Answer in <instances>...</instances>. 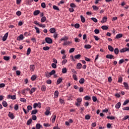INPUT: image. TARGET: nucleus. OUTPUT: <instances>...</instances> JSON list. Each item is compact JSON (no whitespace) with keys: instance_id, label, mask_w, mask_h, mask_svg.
<instances>
[{"instance_id":"423d86ee","label":"nucleus","mask_w":129,"mask_h":129,"mask_svg":"<svg viewBox=\"0 0 129 129\" xmlns=\"http://www.w3.org/2000/svg\"><path fill=\"white\" fill-rule=\"evenodd\" d=\"M35 128L36 129L43 128V126H42V125H41V124L40 123H37L36 124Z\"/></svg>"},{"instance_id":"052dcab7","label":"nucleus","mask_w":129,"mask_h":129,"mask_svg":"<svg viewBox=\"0 0 129 129\" xmlns=\"http://www.w3.org/2000/svg\"><path fill=\"white\" fill-rule=\"evenodd\" d=\"M75 50V48H72L70 49L69 50V53H73V52H74V51Z\"/></svg>"},{"instance_id":"09e8293b","label":"nucleus","mask_w":129,"mask_h":129,"mask_svg":"<svg viewBox=\"0 0 129 129\" xmlns=\"http://www.w3.org/2000/svg\"><path fill=\"white\" fill-rule=\"evenodd\" d=\"M69 44H70V41H64L62 45L66 46V45H69Z\"/></svg>"},{"instance_id":"dca6fc26","label":"nucleus","mask_w":129,"mask_h":129,"mask_svg":"<svg viewBox=\"0 0 129 129\" xmlns=\"http://www.w3.org/2000/svg\"><path fill=\"white\" fill-rule=\"evenodd\" d=\"M3 59L5 60V61H9V60L11 59V56H4Z\"/></svg>"},{"instance_id":"6ab92c4d","label":"nucleus","mask_w":129,"mask_h":129,"mask_svg":"<svg viewBox=\"0 0 129 129\" xmlns=\"http://www.w3.org/2000/svg\"><path fill=\"white\" fill-rule=\"evenodd\" d=\"M62 78H59L57 80V82H56V84L57 85H59V84H60V82H62Z\"/></svg>"},{"instance_id":"aec40b11","label":"nucleus","mask_w":129,"mask_h":129,"mask_svg":"<svg viewBox=\"0 0 129 129\" xmlns=\"http://www.w3.org/2000/svg\"><path fill=\"white\" fill-rule=\"evenodd\" d=\"M51 121L52 123H54L55 122V120H56V115H53L52 117Z\"/></svg>"},{"instance_id":"2eb2a0df","label":"nucleus","mask_w":129,"mask_h":129,"mask_svg":"<svg viewBox=\"0 0 129 129\" xmlns=\"http://www.w3.org/2000/svg\"><path fill=\"white\" fill-rule=\"evenodd\" d=\"M82 67V64L81 63H78L77 64V69H81Z\"/></svg>"},{"instance_id":"f704fd0d","label":"nucleus","mask_w":129,"mask_h":129,"mask_svg":"<svg viewBox=\"0 0 129 129\" xmlns=\"http://www.w3.org/2000/svg\"><path fill=\"white\" fill-rule=\"evenodd\" d=\"M92 8L94 10V11H98V10L99 9L98 7L95 5H93L92 6Z\"/></svg>"},{"instance_id":"79ce46f5","label":"nucleus","mask_w":129,"mask_h":129,"mask_svg":"<svg viewBox=\"0 0 129 129\" xmlns=\"http://www.w3.org/2000/svg\"><path fill=\"white\" fill-rule=\"evenodd\" d=\"M56 73V71H55V70H52L50 73H49V75H54V74H55Z\"/></svg>"},{"instance_id":"5701e85b","label":"nucleus","mask_w":129,"mask_h":129,"mask_svg":"<svg viewBox=\"0 0 129 129\" xmlns=\"http://www.w3.org/2000/svg\"><path fill=\"white\" fill-rule=\"evenodd\" d=\"M106 118H107L108 119H111V120H113V119H115V117H114V116H107L106 117Z\"/></svg>"},{"instance_id":"9b49d317","label":"nucleus","mask_w":129,"mask_h":129,"mask_svg":"<svg viewBox=\"0 0 129 129\" xmlns=\"http://www.w3.org/2000/svg\"><path fill=\"white\" fill-rule=\"evenodd\" d=\"M24 39V35L22 34H21L19 36L17 37V40L18 41H21V40H23Z\"/></svg>"},{"instance_id":"1a4fd4ad","label":"nucleus","mask_w":129,"mask_h":129,"mask_svg":"<svg viewBox=\"0 0 129 129\" xmlns=\"http://www.w3.org/2000/svg\"><path fill=\"white\" fill-rule=\"evenodd\" d=\"M107 21V17H104L103 18H102V20L101 21V23L102 24H103L104 23H106V22Z\"/></svg>"},{"instance_id":"7c9ffc66","label":"nucleus","mask_w":129,"mask_h":129,"mask_svg":"<svg viewBox=\"0 0 129 129\" xmlns=\"http://www.w3.org/2000/svg\"><path fill=\"white\" fill-rule=\"evenodd\" d=\"M122 34H118L116 35V39H119L120 38H122Z\"/></svg>"},{"instance_id":"a18cd8bd","label":"nucleus","mask_w":129,"mask_h":129,"mask_svg":"<svg viewBox=\"0 0 129 129\" xmlns=\"http://www.w3.org/2000/svg\"><path fill=\"white\" fill-rule=\"evenodd\" d=\"M31 123H32V119H29L27 122V125H30Z\"/></svg>"},{"instance_id":"2f4dec72","label":"nucleus","mask_w":129,"mask_h":129,"mask_svg":"<svg viewBox=\"0 0 129 129\" xmlns=\"http://www.w3.org/2000/svg\"><path fill=\"white\" fill-rule=\"evenodd\" d=\"M114 52V54H115L116 55H117L119 52V50H118V48H115Z\"/></svg>"},{"instance_id":"e433bc0d","label":"nucleus","mask_w":129,"mask_h":129,"mask_svg":"<svg viewBox=\"0 0 129 129\" xmlns=\"http://www.w3.org/2000/svg\"><path fill=\"white\" fill-rule=\"evenodd\" d=\"M43 50H44V51H48V50H50V47L44 46L43 47Z\"/></svg>"},{"instance_id":"4be33fe9","label":"nucleus","mask_w":129,"mask_h":129,"mask_svg":"<svg viewBox=\"0 0 129 129\" xmlns=\"http://www.w3.org/2000/svg\"><path fill=\"white\" fill-rule=\"evenodd\" d=\"M2 105L3 106H4V107H7V106H8V103L6 101H3L2 102Z\"/></svg>"},{"instance_id":"49530a36","label":"nucleus","mask_w":129,"mask_h":129,"mask_svg":"<svg viewBox=\"0 0 129 129\" xmlns=\"http://www.w3.org/2000/svg\"><path fill=\"white\" fill-rule=\"evenodd\" d=\"M62 73L65 74L67 73V69L64 68L63 69H62Z\"/></svg>"},{"instance_id":"393cba45","label":"nucleus","mask_w":129,"mask_h":129,"mask_svg":"<svg viewBox=\"0 0 129 129\" xmlns=\"http://www.w3.org/2000/svg\"><path fill=\"white\" fill-rule=\"evenodd\" d=\"M80 18H81V22L82 23H85V18H84V17H83V16H82V15H81Z\"/></svg>"},{"instance_id":"69168bd1","label":"nucleus","mask_w":129,"mask_h":129,"mask_svg":"<svg viewBox=\"0 0 129 129\" xmlns=\"http://www.w3.org/2000/svg\"><path fill=\"white\" fill-rule=\"evenodd\" d=\"M80 27V25H79V24L77 23L75 24V28H76V29H78V28H79Z\"/></svg>"},{"instance_id":"58836bf2","label":"nucleus","mask_w":129,"mask_h":129,"mask_svg":"<svg viewBox=\"0 0 129 129\" xmlns=\"http://www.w3.org/2000/svg\"><path fill=\"white\" fill-rule=\"evenodd\" d=\"M101 29H102V30H107L108 29V26L106 25L102 26Z\"/></svg>"},{"instance_id":"a878e982","label":"nucleus","mask_w":129,"mask_h":129,"mask_svg":"<svg viewBox=\"0 0 129 129\" xmlns=\"http://www.w3.org/2000/svg\"><path fill=\"white\" fill-rule=\"evenodd\" d=\"M81 57V55L79 54L76 55L74 56V58H75V59H78V60H79V59H80Z\"/></svg>"},{"instance_id":"0eeeda50","label":"nucleus","mask_w":129,"mask_h":129,"mask_svg":"<svg viewBox=\"0 0 129 129\" xmlns=\"http://www.w3.org/2000/svg\"><path fill=\"white\" fill-rule=\"evenodd\" d=\"M113 57L114 56L111 54H107L106 55V58L107 59H114V57Z\"/></svg>"},{"instance_id":"e2e57ef3","label":"nucleus","mask_w":129,"mask_h":129,"mask_svg":"<svg viewBox=\"0 0 129 129\" xmlns=\"http://www.w3.org/2000/svg\"><path fill=\"white\" fill-rule=\"evenodd\" d=\"M85 119H87V120L90 119V116L89 115L87 114L85 115Z\"/></svg>"},{"instance_id":"f257e3e1","label":"nucleus","mask_w":129,"mask_h":129,"mask_svg":"<svg viewBox=\"0 0 129 129\" xmlns=\"http://www.w3.org/2000/svg\"><path fill=\"white\" fill-rule=\"evenodd\" d=\"M45 41L46 43H47V44H52V43H53V40H52L50 37L45 38Z\"/></svg>"},{"instance_id":"c03bdc74","label":"nucleus","mask_w":129,"mask_h":129,"mask_svg":"<svg viewBox=\"0 0 129 129\" xmlns=\"http://www.w3.org/2000/svg\"><path fill=\"white\" fill-rule=\"evenodd\" d=\"M84 98L85 100H90V99H91V98L89 96H86Z\"/></svg>"},{"instance_id":"ddd939ff","label":"nucleus","mask_w":129,"mask_h":129,"mask_svg":"<svg viewBox=\"0 0 129 129\" xmlns=\"http://www.w3.org/2000/svg\"><path fill=\"white\" fill-rule=\"evenodd\" d=\"M49 32L51 34H54V33H55V32H56V29H55V28H50L49 29Z\"/></svg>"},{"instance_id":"ea45409f","label":"nucleus","mask_w":129,"mask_h":129,"mask_svg":"<svg viewBox=\"0 0 129 129\" xmlns=\"http://www.w3.org/2000/svg\"><path fill=\"white\" fill-rule=\"evenodd\" d=\"M77 102L80 103H81V102H82V98H78L77 99Z\"/></svg>"},{"instance_id":"8fccbe9b","label":"nucleus","mask_w":129,"mask_h":129,"mask_svg":"<svg viewBox=\"0 0 129 129\" xmlns=\"http://www.w3.org/2000/svg\"><path fill=\"white\" fill-rule=\"evenodd\" d=\"M123 84L125 89H126V88H127V87L128 86V84L126 82H123Z\"/></svg>"},{"instance_id":"bb28decb","label":"nucleus","mask_w":129,"mask_h":129,"mask_svg":"<svg viewBox=\"0 0 129 129\" xmlns=\"http://www.w3.org/2000/svg\"><path fill=\"white\" fill-rule=\"evenodd\" d=\"M27 109H28L27 112H29L30 110H32V109H33V107L31 105H28L27 106Z\"/></svg>"},{"instance_id":"a211bd4d","label":"nucleus","mask_w":129,"mask_h":129,"mask_svg":"<svg viewBox=\"0 0 129 129\" xmlns=\"http://www.w3.org/2000/svg\"><path fill=\"white\" fill-rule=\"evenodd\" d=\"M35 91H36V88H31L30 91V94H33V93H34V92H35Z\"/></svg>"},{"instance_id":"603ef678","label":"nucleus","mask_w":129,"mask_h":129,"mask_svg":"<svg viewBox=\"0 0 129 129\" xmlns=\"http://www.w3.org/2000/svg\"><path fill=\"white\" fill-rule=\"evenodd\" d=\"M91 20H92V21H93V22H94V23H97V19L95 18H91Z\"/></svg>"},{"instance_id":"4d7b16f0","label":"nucleus","mask_w":129,"mask_h":129,"mask_svg":"<svg viewBox=\"0 0 129 129\" xmlns=\"http://www.w3.org/2000/svg\"><path fill=\"white\" fill-rule=\"evenodd\" d=\"M14 109L15 110H18V109H19V105H18V104L15 105V106H14Z\"/></svg>"},{"instance_id":"f8f14e48","label":"nucleus","mask_w":129,"mask_h":129,"mask_svg":"<svg viewBox=\"0 0 129 129\" xmlns=\"http://www.w3.org/2000/svg\"><path fill=\"white\" fill-rule=\"evenodd\" d=\"M68 40V37L66 36H64L63 37L61 38L59 40V43H61V41H67Z\"/></svg>"},{"instance_id":"72a5a7b5","label":"nucleus","mask_w":129,"mask_h":129,"mask_svg":"<svg viewBox=\"0 0 129 129\" xmlns=\"http://www.w3.org/2000/svg\"><path fill=\"white\" fill-rule=\"evenodd\" d=\"M85 81V80H84V78H81L79 81V83H80V84H83Z\"/></svg>"},{"instance_id":"774afa93","label":"nucleus","mask_w":129,"mask_h":129,"mask_svg":"<svg viewBox=\"0 0 129 129\" xmlns=\"http://www.w3.org/2000/svg\"><path fill=\"white\" fill-rule=\"evenodd\" d=\"M123 110H129V107H124L122 108Z\"/></svg>"},{"instance_id":"473e14b6","label":"nucleus","mask_w":129,"mask_h":129,"mask_svg":"<svg viewBox=\"0 0 129 129\" xmlns=\"http://www.w3.org/2000/svg\"><path fill=\"white\" fill-rule=\"evenodd\" d=\"M34 29L36 30L37 34H40V29L37 27H34Z\"/></svg>"},{"instance_id":"c85d7f7f","label":"nucleus","mask_w":129,"mask_h":129,"mask_svg":"<svg viewBox=\"0 0 129 129\" xmlns=\"http://www.w3.org/2000/svg\"><path fill=\"white\" fill-rule=\"evenodd\" d=\"M30 54H31V48L30 47H29L27 49V53H26V55L27 56H29V55H30Z\"/></svg>"},{"instance_id":"f03ea898","label":"nucleus","mask_w":129,"mask_h":129,"mask_svg":"<svg viewBox=\"0 0 129 129\" xmlns=\"http://www.w3.org/2000/svg\"><path fill=\"white\" fill-rule=\"evenodd\" d=\"M46 111L44 112L45 115H49L50 114V110H51V108L50 107H46L45 108Z\"/></svg>"},{"instance_id":"9d476101","label":"nucleus","mask_w":129,"mask_h":129,"mask_svg":"<svg viewBox=\"0 0 129 129\" xmlns=\"http://www.w3.org/2000/svg\"><path fill=\"white\" fill-rule=\"evenodd\" d=\"M30 70L31 72H33L35 70V66L34 64H31L30 66Z\"/></svg>"},{"instance_id":"b1692460","label":"nucleus","mask_w":129,"mask_h":129,"mask_svg":"<svg viewBox=\"0 0 129 129\" xmlns=\"http://www.w3.org/2000/svg\"><path fill=\"white\" fill-rule=\"evenodd\" d=\"M108 49L110 51V52H113V47H112V46H111V45L108 46Z\"/></svg>"},{"instance_id":"338daca9","label":"nucleus","mask_w":129,"mask_h":129,"mask_svg":"<svg viewBox=\"0 0 129 129\" xmlns=\"http://www.w3.org/2000/svg\"><path fill=\"white\" fill-rule=\"evenodd\" d=\"M37 107H39V108H41V107H42V103H41V102H38L37 103Z\"/></svg>"},{"instance_id":"6e6552de","label":"nucleus","mask_w":129,"mask_h":129,"mask_svg":"<svg viewBox=\"0 0 129 129\" xmlns=\"http://www.w3.org/2000/svg\"><path fill=\"white\" fill-rule=\"evenodd\" d=\"M121 105V104L120 103V102H119L115 105V108H116V109H119Z\"/></svg>"},{"instance_id":"680f3d73","label":"nucleus","mask_w":129,"mask_h":129,"mask_svg":"<svg viewBox=\"0 0 129 129\" xmlns=\"http://www.w3.org/2000/svg\"><path fill=\"white\" fill-rule=\"evenodd\" d=\"M51 67H52V68L55 69V68H57V65H56L55 63H52L51 64Z\"/></svg>"},{"instance_id":"c756f323","label":"nucleus","mask_w":129,"mask_h":129,"mask_svg":"<svg viewBox=\"0 0 129 129\" xmlns=\"http://www.w3.org/2000/svg\"><path fill=\"white\" fill-rule=\"evenodd\" d=\"M85 49H90L91 48V45L90 44H87L84 45Z\"/></svg>"},{"instance_id":"37998d69","label":"nucleus","mask_w":129,"mask_h":129,"mask_svg":"<svg viewBox=\"0 0 129 129\" xmlns=\"http://www.w3.org/2000/svg\"><path fill=\"white\" fill-rule=\"evenodd\" d=\"M37 112H38V110H37V109L33 110L31 112V114H36V113H37Z\"/></svg>"},{"instance_id":"cd10ccee","label":"nucleus","mask_w":129,"mask_h":129,"mask_svg":"<svg viewBox=\"0 0 129 129\" xmlns=\"http://www.w3.org/2000/svg\"><path fill=\"white\" fill-rule=\"evenodd\" d=\"M47 87L45 85H42L41 86V91H46Z\"/></svg>"},{"instance_id":"a19ab883","label":"nucleus","mask_w":129,"mask_h":129,"mask_svg":"<svg viewBox=\"0 0 129 129\" xmlns=\"http://www.w3.org/2000/svg\"><path fill=\"white\" fill-rule=\"evenodd\" d=\"M53 9L55 11H60V10L59 9V8H58V7L55 5L53 6Z\"/></svg>"},{"instance_id":"bf43d9fd","label":"nucleus","mask_w":129,"mask_h":129,"mask_svg":"<svg viewBox=\"0 0 129 129\" xmlns=\"http://www.w3.org/2000/svg\"><path fill=\"white\" fill-rule=\"evenodd\" d=\"M70 6L72 8H76V5H75V4H74V3L70 4Z\"/></svg>"},{"instance_id":"39448f33","label":"nucleus","mask_w":129,"mask_h":129,"mask_svg":"<svg viewBox=\"0 0 129 129\" xmlns=\"http://www.w3.org/2000/svg\"><path fill=\"white\" fill-rule=\"evenodd\" d=\"M8 36H9V32L6 33L4 36L3 38V41L5 42V41H7V39L8 38Z\"/></svg>"},{"instance_id":"4c0bfd02","label":"nucleus","mask_w":129,"mask_h":129,"mask_svg":"<svg viewBox=\"0 0 129 129\" xmlns=\"http://www.w3.org/2000/svg\"><path fill=\"white\" fill-rule=\"evenodd\" d=\"M59 102L61 104H63V105L65 104V101H64V100L62 99V98L59 99Z\"/></svg>"},{"instance_id":"c9c22d12","label":"nucleus","mask_w":129,"mask_h":129,"mask_svg":"<svg viewBox=\"0 0 129 129\" xmlns=\"http://www.w3.org/2000/svg\"><path fill=\"white\" fill-rule=\"evenodd\" d=\"M59 95V92L58 91H55L54 92V97L57 98Z\"/></svg>"},{"instance_id":"6e6d98bb","label":"nucleus","mask_w":129,"mask_h":129,"mask_svg":"<svg viewBox=\"0 0 129 129\" xmlns=\"http://www.w3.org/2000/svg\"><path fill=\"white\" fill-rule=\"evenodd\" d=\"M128 102H129L128 100H125L123 103V105H126V104H127V103H128Z\"/></svg>"},{"instance_id":"13d9d810","label":"nucleus","mask_w":129,"mask_h":129,"mask_svg":"<svg viewBox=\"0 0 129 129\" xmlns=\"http://www.w3.org/2000/svg\"><path fill=\"white\" fill-rule=\"evenodd\" d=\"M92 99H93V101H94V102H95L97 100V98H96V96H93L92 97Z\"/></svg>"},{"instance_id":"de8ad7c7","label":"nucleus","mask_w":129,"mask_h":129,"mask_svg":"<svg viewBox=\"0 0 129 129\" xmlns=\"http://www.w3.org/2000/svg\"><path fill=\"white\" fill-rule=\"evenodd\" d=\"M39 27H40V28H46V26L45 24H39L38 25Z\"/></svg>"},{"instance_id":"5fc2aeb1","label":"nucleus","mask_w":129,"mask_h":129,"mask_svg":"<svg viewBox=\"0 0 129 129\" xmlns=\"http://www.w3.org/2000/svg\"><path fill=\"white\" fill-rule=\"evenodd\" d=\"M118 82H119V83H121V82H122V78L121 77H119L118 79Z\"/></svg>"},{"instance_id":"0e129e2a","label":"nucleus","mask_w":129,"mask_h":129,"mask_svg":"<svg viewBox=\"0 0 129 129\" xmlns=\"http://www.w3.org/2000/svg\"><path fill=\"white\" fill-rule=\"evenodd\" d=\"M16 15L18 17H20V16L22 15V12H21V11H18L17 12H16Z\"/></svg>"},{"instance_id":"f3484780","label":"nucleus","mask_w":129,"mask_h":129,"mask_svg":"<svg viewBox=\"0 0 129 129\" xmlns=\"http://www.w3.org/2000/svg\"><path fill=\"white\" fill-rule=\"evenodd\" d=\"M46 20H47V18H46V17L44 16L41 18L40 21L41 23H45V22H46Z\"/></svg>"},{"instance_id":"864d4df0","label":"nucleus","mask_w":129,"mask_h":129,"mask_svg":"<svg viewBox=\"0 0 129 129\" xmlns=\"http://www.w3.org/2000/svg\"><path fill=\"white\" fill-rule=\"evenodd\" d=\"M41 7L43 9H45V8H46V4H45V3H41Z\"/></svg>"},{"instance_id":"412c9836","label":"nucleus","mask_w":129,"mask_h":129,"mask_svg":"<svg viewBox=\"0 0 129 129\" xmlns=\"http://www.w3.org/2000/svg\"><path fill=\"white\" fill-rule=\"evenodd\" d=\"M36 79H37V76H36V75L32 76V77L31 78V80H32V81H35V80H36Z\"/></svg>"},{"instance_id":"3c124183","label":"nucleus","mask_w":129,"mask_h":129,"mask_svg":"<svg viewBox=\"0 0 129 129\" xmlns=\"http://www.w3.org/2000/svg\"><path fill=\"white\" fill-rule=\"evenodd\" d=\"M20 101L22 102H26V101H27V100L24 98H21L20 99Z\"/></svg>"},{"instance_id":"7ed1b4c3","label":"nucleus","mask_w":129,"mask_h":129,"mask_svg":"<svg viewBox=\"0 0 129 129\" xmlns=\"http://www.w3.org/2000/svg\"><path fill=\"white\" fill-rule=\"evenodd\" d=\"M120 53H124V52H129V48H127V47H124L123 48H121L120 50Z\"/></svg>"},{"instance_id":"20e7f679","label":"nucleus","mask_w":129,"mask_h":129,"mask_svg":"<svg viewBox=\"0 0 129 129\" xmlns=\"http://www.w3.org/2000/svg\"><path fill=\"white\" fill-rule=\"evenodd\" d=\"M8 116L9 117L11 118V119H14V118H15V116L14 115V114L11 112H9L8 114Z\"/></svg>"},{"instance_id":"4468645a","label":"nucleus","mask_w":129,"mask_h":129,"mask_svg":"<svg viewBox=\"0 0 129 129\" xmlns=\"http://www.w3.org/2000/svg\"><path fill=\"white\" fill-rule=\"evenodd\" d=\"M39 14H40L39 10H35L33 13L34 16H38V15H39Z\"/></svg>"}]
</instances>
